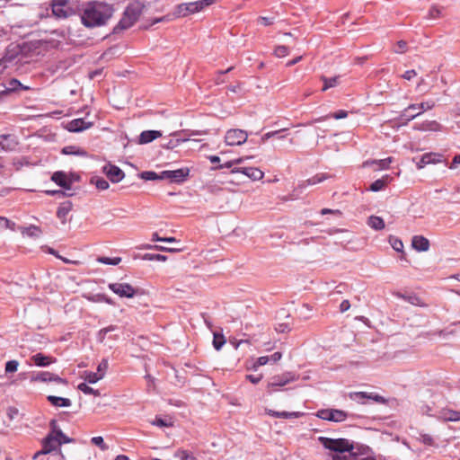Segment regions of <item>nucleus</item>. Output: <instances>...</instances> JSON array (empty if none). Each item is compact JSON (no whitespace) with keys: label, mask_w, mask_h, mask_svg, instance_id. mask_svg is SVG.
I'll use <instances>...</instances> for the list:
<instances>
[{"label":"nucleus","mask_w":460,"mask_h":460,"mask_svg":"<svg viewBox=\"0 0 460 460\" xmlns=\"http://www.w3.org/2000/svg\"><path fill=\"white\" fill-rule=\"evenodd\" d=\"M367 225L374 230H383L385 226V221L382 217L371 216L367 218Z\"/></svg>","instance_id":"obj_28"},{"label":"nucleus","mask_w":460,"mask_h":460,"mask_svg":"<svg viewBox=\"0 0 460 460\" xmlns=\"http://www.w3.org/2000/svg\"><path fill=\"white\" fill-rule=\"evenodd\" d=\"M190 172L188 168L162 172L161 178L170 180L171 182H181L186 180Z\"/></svg>","instance_id":"obj_10"},{"label":"nucleus","mask_w":460,"mask_h":460,"mask_svg":"<svg viewBox=\"0 0 460 460\" xmlns=\"http://www.w3.org/2000/svg\"><path fill=\"white\" fill-rule=\"evenodd\" d=\"M54 432V436L59 438L62 443H69L72 441V439L66 437L61 430H55Z\"/></svg>","instance_id":"obj_52"},{"label":"nucleus","mask_w":460,"mask_h":460,"mask_svg":"<svg viewBox=\"0 0 460 460\" xmlns=\"http://www.w3.org/2000/svg\"><path fill=\"white\" fill-rule=\"evenodd\" d=\"M143 5L138 3L130 4L125 10L122 18L114 27L113 33H119L130 27L138 20L142 13Z\"/></svg>","instance_id":"obj_2"},{"label":"nucleus","mask_w":460,"mask_h":460,"mask_svg":"<svg viewBox=\"0 0 460 460\" xmlns=\"http://www.w3.org/2000/svg\"><path fill=\"white\" fill-rule=\"evenodd\" d=\"M246 378L252 384H258L262 379V375H259V376L248 375V376H246Z\"/></svg>","instance_id":"obj_62"},{"label":"nucleus","mask_w":460,"mask_h":460,"mask_svg":"<svg viewBox=\"0 0 460 460\" xmlns=\"http://www.w3.org/2000/svg\"><path fill=\"white\" fill-rule=\"evenodd\" d=\"M392 247L396 251V252H402V249H403V243L401 240L399 239H394L393 242H392Z\"/></svg>","instance_id":"obj_59"},{"label":"nucleus","mask_w":460,"mask_h":460,"mask_svg":"<svg viewBox=\"0 0 460 460\" xmlns=\"http://www.w3.org/2000/svg\"><path fill=\"white\" fill-rule=\"evenodd\" d=\"M92 125V122H87L84 119H75L67 124V129L72 132H80L91 128Z\"/></svg>","instance_id":"obj_18"},{"label":"nucleus","mask_w":460,"mask_h":460,"mask_svg":"<svg viewBox=\"0 0 460 460\" xmlns=\"http://www.w3.org/2000/svg\"><path fill=\"white\" fill-rule=\"evenodd\" d=\"M52 13L57 18L65 19L72 14V9L67 6V0H54L52 3Z\"/></svg>","instance_id":"obj_9"},{"label":"nucleus","mask_w":460,"mask_h":460,"mask_svg":"<svg viewBox=\"0 0 460 460\" xmlns=\"http://www.w3.org/2000/svg\"><path fill=\"white\" fill-rule=\"evenodd\" d=\"M319 440L325 448L337 453L350 452L354 449L353 445L346 438L333 439L321 437Z\"/></svg>","instance_id":"obj_4"},{"label":"nucleus","mask_w":460,"mask_h":460,"mask_svg":"<svg viewBox=\"0 0 460 460\" xmlns=\"http://www.w3.org/2000/svg\"><path fill=\"white\" fill-rule=\"evenodd\" d=\"M327 178H328L327 174L318 173V174L307 179L306 181H303L301 183H299L298 187L299 188H306L309 185H314V184L320 183V182L323 181L324 180H326Z\"/></svg>","instance_id":"obj_24"},{"label":"nucleus","mask_w":460,"mask_h":460,"mask_svg":"<svg viewBox=\"0 0 460 460\" xmlns=\"http://www.w3.org/2000/svg\"><path fill=\"white\" fill-rule=\"evenodd\" d=\"M407 50V42L405 40H399L394 49L395 53L402 54Z\"/></svg>","instance_id":"obj_48"},{"label":"nucleus","mask_w":460,"mask_h":460,"mask_svg":"<svg viewBox=\"0 0 460 460\" xmlns=\"http://www.w3.org/2000/svg\"><path fill=\"white\" fill-rule=\"evenodd\" d=\"M231 172H241L252 181H260L264 177V172L256 167H236L232 169Z\"/></svg>","instance_id":"obj_11"},{"label":"nucleus","mask_w":460,"mask_h":460,"mask_svg":"<svg viewBox=\"0 0 460 460\" xmlns=\"http://www.w3.org/2000/svg\"><path fill=\"white\" fill-rule=\"evenodd\" d=\"M296 380V377L292 373H286L282 376H276L271 378V381L269 383L268 387L272 388L275 386H284L291 381Z\"/></svg>","instance_id":"obj_15"},{"label":"nucleus","mask_w":460,"mask_h":460,"mask_svg":"<svg viewBox=\"0 0 460 460\" xmlns=\"http://www.w3.org/2000/svg\"><path fill=\"white\" fill-rule=\"evenodd\" d=\"M19 230L22 235L31 238H39L42 234L40 227L34 225H31L29 226H21L19 227Z\"/></svg>","instance_id":"obj_23"},{"label":"nucleus","mask_w":460,"mask_h":460,"mask_svg":"<svg viewBox=\"0 0 460 460\" xmlns=\"http://www.w3.org/2000/svg\"><path fill=\"white\" fill-rule=\"evenodd\" d=\"M417 75V72L413 69L411 70H408L406 71L402 75V77L405 80H411L412 78H414L415 76Z\"/></svg>","instance_id":"obj_61"},{"label":"nucleus","mask_w":460,"mask_h":460,"mask_svg":"<svg viewBox=\"0 0 460 460\" xmlns=\"http://www.w3.org/2000/svg\"><path fill=\"white\" fill-rule=\"evenodd\" d=\"M331 421L341 422L347 419V412L341 410L331 409Z\"/></svg>","instance_id":"obj_34"},{"label":"nucleus","mask_w":460,"mask_h":460,"mask_svg":"<svg viewBox=\"0 0 460 460\" xmlns=\"http://www.w3.org/2000/svg\"><path fill=\"white\" fill-rule=\"evenodd\" d=\"M441 15H442L441 9L438 8L437 5H432L429 10L427 18L437 19V18L441 17Z\"/></svg>","instance_id":"obj_42"},{"label":"nucleus","mask_w":460,"mask_h":460,"mask_svg":"<svg viewBox=\"0 0 460 460\" xmlns=\"http://www.w3.org/2000/svg\"><path fill=\"white\" fill-rule=\"evenodd\" d=\"M62 153L65 155H75L81 156H87V153L79 147L69 146L63 148Z\"/></svg>","instance_id":"obj_33"},{"label":"nucleus","mask_w":460,"mask_h":460,"mask_svg":"<svg viewBox=\"0 0 460 460\" xmlns=\"http://www.w3.org/2000/svg\"><path fill=\"white\" fill-rule=\"evenodd\" d=\"M107 368H108V361H107V359H102L101 361V363L98 365L97 373L102 374L104 376Z\"/></svg>","instance_id":"obj_54"},{"label":"nucleus","mask_w":460,"mask_h":460,"mask_svg":"<svg viewBox=\"0 0 460 460\" xmlns=\"http://www.w3.org/2000/svg\"><path fill=\"white\" fill-rule=\"evenodd\" d=\"M91 441L93 444L101 447L102 450L107 448V447L104 445L102 437H93Z\"/></svg>","instance_id":"obj_55"},{"label":"nucleus","mask_w":460,"mask_h":460,"mask_svg":"<svg viewBox=\"0 0 460 460\" xmlns=\"http://www.w3.org/2000/svg\"><path fill=\"white\" fill-rule=\"evenodd\" d=\"M92 183H94L97 189L104 190L109 188V182L101 177L92 179Z\"/></svg>","instance_id":"obj_38"},{"label":"nucleus","mask_w":460,"mask_h":460,"mask_svg":"<svg viewBox=\"0 0 460 460\" xmlns=\"http://www.w3.org/2000/svg\"><path fill=\"white\" fill-rule=\"evenodd\" d=\"M116 330H117V326L116 325H110L108 327L101 329L98 332V334H97V339H98L99 342L102 343L104 341L105 338H106V335L109 332H114Z\"/></svg>","instance_id":"obj_36"},{"label":"nucleus","mask_w":460,"mask_h":460,"mask_svg":"<svg viewBox=\"0 0 460 460\" xmlns=\"http://www.w3.org/2000/svg\"><path fill=\"white\" fill-rule=\"evenodd\" d=\"M348 116V112L345 111H339L337 112H334L332 113V115H327V116H324V117H321V118H317V119H314V120L310 121L307 123V125H312L314 123H316V122H320V121H323L330 117L335 119H344Z\"/></svg>","instance_id":"obj_30"},{"label":"nucleus","mask_w":460,"mask_h":460,"mask_svg":"<svg viewBox=\"0 0 460 460\" xmlns=\"http://www.w3.org/2000/svg\"><path fill=\"white\" fill-rule=\"evenodd\" d=\"M161 176L162 172L158 174L151 171L143 172L140 174V177L146 181L164 180V178H161Z\"/></svg>","instance_id":"obj_37"},{"label":"nucleus","mask_w":460,"mask_h":460,"mask_svg":"<svg viewBox=\"0 0 460 460\" xmlns=\"http://www.w3.org/2000/svg\"><path fill=\"white\" fill-rule=\"evenodd\" d=\"M392 162L391 158L382 159L378 161H373L372 164H378L380 169H385L389 166L390 163Z\"/></svg>","instance_id":"obj_51"},{"label":"nucleus","mask_w":460,"mask_h":460,"mask_svg":"<svg viewBox=\"0 0 460 460\" xmlns=\"http://www.w3.org/2000/svg\"><path fill=\"white\" fill-rule=\"evenodd\" d=\"M113 14L111 5L104 3H90L82 14V22L84 26L93 28L104 25Z\"/></svg>","instance_id":"obj_1"},{"label":"nucleus","mask_w":460,"mask_h":460,"mask_svg":"<svg viewBox=\"0 0 460 460\" xmlns=\"http://www.w3.org/2000/svg\"><path fill=\"white\" fill-rule=\"evenodd\" d=\"M31 360L37 367H48L56 362V358L50 356L44 355L43 353H37L31 357Z\"/></svg>","instance_id":"obj_19"},{"label":"nucleus","mask_w":460,"mask_h":460,"mask_svg":"<svg viewBox=\"0 0 460 460\" xmlns=\"http://www.w3.org/2000/svg\"><path fill=\"white\" fill-rule=\"evenodd\" d=\"M178 455L181 456V460H197V458L194 456L190 455L185 450L180 451Z\"/></svg>","instance_id":"obj_58"},{"label":"nucleus","mask_w":460,"mask_h":460,"mask_svg":"<svg viewBox=\"0 0 460 460\" xmlns=\"http://www.w3.org/2000/svg\"><path fill=\"white\" fill-rule=\"evenodd\" d=\"M144 259L149 261H165L167 260V257L162 254L146 253L145 254Z\"/></svg>","instance_id":"obj_47"},{"label":"nucleus","mask_w":460,"mask_h":460,"mask_svg":"<svg viewBox=\"0 0 460 460\" xmlns=\"http://www.w3.org/2000/svg\"><path fill=\"white\" fill-rule=\"evenodd\" d=\"M18 142L13 135H1L0 136V152L12 151L17 146Z\"/></svg>","instance_id":"obj_17"},{"label":"nucleus","mask_w":460,"mask_h":460,"mask_svg":"<svg viewBox=\"0 0 460 460\" xmlns=\"http://www.w3.org/2000/svg\"><path fill=\"white\" fill-rule=\"evenodd\" d=\"M350 308V303L349 300H343L340 305V311L344 313Z\"/></svg>","instance_id":"obj_63"},{"label":"nucleus","mask_w":460,"mask_h":460,"mask_svg":"<svg viewBox=\"0 0 460 460\" xmlns=\"http://www.w3.org/2000/svg\"><path fill=\"white\" fill-rule=\"evenodd\" d=\"M103 172L112 182H119L125 176L124 172L113 164L105 165L103 167Z\"/></svg>","instance_id":"obj_13"},{"label":"nucleus","mask_w":460,"mask_h":460,"mask_svg":"<svg viewBox=\"0 0 460 460\" xmlns=\"http://www.w3.org/2000/svg\"><path fill=\"white\" fill-rule=\"evenodd\" d=\"M215 0H199L196 2L184 3L178 4L173 13L174 18L186 17L189 14L196 13L204 10L206 7L211 5Z\"/></svg>","instance_id":"obj_3"},{"label":"nucleus","mask_w":460,"mask_h":460,"mask_svg":"<svg viewBox=\"0 0 460 460\" xmlns=\"http://www.w3.org/2000/svg\"><path fill=\"white\" fill-rule=\"evenodd\" d=\"M273 19L272 18H269V17H260L259 18V22L264 26H269L270 24L273 23Z\"/></svg>","instance_id":"obj_64"},{"label":"nucleus","mask_w":460,"mask_h":460,"mask_svg":"<svg viewBox=\"0 0 460 460\" xmlns=\"http://www.w3.org/2000/svg\"><path fill=\"white\" fill-rule=\"evenodd\" d=\"M51 180L60 187L64 188L66 192L71 190L72 181L68 179L67 175L65 172H54L51 176Z\"/></svg>","instance_id":"obj_16"},{"label":"nucleus","mask_w":460,"mask_h":460,"mask_svg":"<svg viewBox=\"0 0 460 460\" xmlns=\"http://www.w3.org/2000/svg\"><path fill=\"white\" fill-rule=\"evenodd\" d=\"M248 133L245 130L233 128L227 130L225 142L227 146H241L247 141Z\"/></svg>","instance_id":"obj_7"},{"label":"nucleus","mask_w":460,"mask_h":460,"mask_svg":"<svg viewBox=\"0 0 460 460\" xmlns=\"http://www.w3.org/2000/svg\"><path fill=\"white\" fill-rule=\"evenodd\" d=\"M84 378L85 379V381H87L90 384H95L96 382H98L99 380L103 378V375L99 374L97 372L86 371L84 374Z\"/></svg>","instance_id":"obj_35"},{"label":"nucleus","mask_w":460,"mask_h":460,"mask_svg":"<svg viewBox=\"0 0 460 460\" xmlns=\"http://www.w3.org/2000/svg\"><path fill=\"white\" fill-rule=\"evenodd\" d=\"M356 397L358 399H370L375 401L378 403H386V399H385L383 396L373 394V393H367V392H358L356 393Z\"/></svg>","instance_id":"obj_25"},{"label":"nucleus","mask_w":460,"mask_h":460,"mask_svg":"<svg viewBox=\"0 0 460 460\" xmlns=\"http://www.w3.org/2000/svg\"><path fill=\"white\" fill-rule=\"evenodd\" d=\"M434 101L423 102L419 104H411L402 111V117H405L407 121L412 120L426 111L433 109Z\"/></svg>","instance_id":"obj_5"},{"label":"nucleus","mask_w":460,"mask_h":460,"mask_svg":"<svg viewBox=\"0 0 460 460\" xmlns=\"http://www.w3.org/2000/svg\"><path fill=\"white\" fill-rule=\"evenodd\" d=\"M268 362H270V357L269 356H262L257 358V361L252 366V368L256 370L259 367L266 365Z\"/></svg>","instance_id":"obj_49"},{"label":"nucleus","mask_w":460,"mask_h":460,"mask_svg":"<svg viewBox=\"0 0 460 460\" xmlns=\"http://www.w3.org/2000/svg\"><path fill=\"white\" fill-rule=\"evenodd\" d=\"M109 288L120 297L132 298L137 293L136 289L128 283H111Z\"/></svg>","instance_id":"obj_8"},{"label":"nucleus","mask_w":460,"mask_h":460,"mask_svg":"<svg viewBox=\"0 0 460 460\" xmlns=\"http://www.w3.org/2000/svg\"><path fill=\"white\" fill-rule=\"evenodd\" d=\"M153 425L159 426V427H169L172 424L167 422L165 420L161 418H156L153 422Z\"/></svg>","instance_id":"obj_60"},{"label":"nucleus","mask_w":460,"mask_h":460,"mask_svg":"<svg viewBox=\"0 0 460 460\" xmlns=\"http://www.w3.org/2000/svg\"><path fill=\"white\" fill-rule=\"evenodd\" d=\"M19 363L17 360H9L5 364V372L6 373H13L17 371Z\"/></svg>","instance_id":"obj_46"},{"label":"nucleus","mask_w":460,"mask_h":460,"mask_svg":"<svg viewBox=\"0 0 460 460\" xmlns=\"http://www.w3.org/2000/svg\"><path fill=\"white\" fill-rule=\"evenodd\" d=\"M225 342H226V340L223 335L217 334V333L214 334L213 345L217 350H219L222 348V346L225 344Z\"/></svg>","instance_id":"obj_44"},{"label":"nucleus","mask_w":460,"mask_h":460,"mask_svg":"<svg viewBox=\"0 0 460 460\" xmlns=\"http://www.w3.org/2000/svg\"><path fill=\"white\" fill-rule=\"evenodd\" d=\"M320 78L323 82V86L322 88L323 92H325L326 90L335 87L339 84L340 76H334V77L328 78L324 75H322Z\"/></svg>","instance_id":"obj_31"},{"label":"nucleus","mask_w":460,"mask_h":460,"mask_svg":"<svg viewBox=\"0 0 460 460\" xmlns=\"http://www.w3.org/2000/svg\"><path fill=\"white\" fill-rule=\"evenodd\" d=\"M413 128L419 131H438L441 126L436 120H426L414 125Z\"/></svg>","instance_id":"obj_22"},{"label":"nucleus","mask_w":460,"mask_h":460,"mask_svg":"<svg viewBox=\"0 0 460 460\" xmlns=\"http://www.w3.org/2000/svg\"><path fill=\"white\" fill-rule=\"evenodd\" d=\"M78 389L85 394H93L95 396L100 395V392L98 390H94L93 388L87 385L85 383H81L78 385Z\"/></svg>","instance_id":"obj_39"},{"label":"nucleus","mask_w":460,"mask_h":460,"mask_svg":"<svg viewBox=\"0 0 460 460\" xmlns=\"http://www.w3.org/2000/svg\"><path fill=\"white\" fill-rule=\"evenodd\" d=\"M32 381H40V382H55L58 384L66 385L67 382L66 379L61 378L58 375H55L50 372H40L36 376H32Z\"/></svg>","instance_id":"obj_14"},{"label":"nucleus","mask_w":460,"mask_h":460,"mask_svg":"<svg viewBox=\"0 0 460 460\" xmlns=\"http://www.w3.org/2000/svg\"><path fill=\"white\" fill-rule=\"evenodd\" d=\"M385 180L383 178V179H378L376 181H375L369 187V190H372V191H379L381 190L384 189V187L385 186Z\"/></svg>","instance_id":"obj_43"},{"label":"nucleus","mask_w":460,"mask_h":460,"mask_svg":"<svg viewBox=\"0 0 460 460\" xmlns=\"http://www.w3.org/2000/svg\"><path fill=\"white\" fill-rule=\"evenodd\" d=\"M289 54V49L286 46H278L274 49V55L278 58H284Z\"/></svg>","instance_id":"obj_45"},{"label":"nucleus","mask_w":460,"mask_h":460,"mask_svg":"<svg viewBox=\"0 0 460 460\" xmlns=\"http://www.w3.org/2000/svg\"><path fill=\"white\" fill-rule=\"evenodd\" d=\"M98 261L103 264L108 265H118L121 261L120 257H114V258H109V257H100L98 258Z\"/></svg>","instance_id":"obj_41"},{"label":"nucleus","mask_w":460,"mask_h":460,"mask_svg":"<svg viewBox=\"0 0 460 460\" xmlns=\"http://www.w3.org/2000/svg\"><path fill=\"white\" fill-rule=\"evenodd\" d=\"M266 413L268 415L275 417V418H283V419L297 418L300 416V412L276 411L273 410H266Z\"/></svg>","instance_id":"obj_27"},{"label":"nucleus","mask_w":460,"mask_h":460,"mask_svg":"<svg viewBox=\"0 0 460 460\" xmlns=\"http://www.w3.org/2000/svg\"><path fill=\"white\" fill-rule=\"evenodd\" d=\"M443 162V155L438 153L424 154L420 160L417 163V168L422 169L428 164H438Z\"/></svg>","instance_id":"obj_12"},{"label":"nucleus","mask_w":460,"mask_h":460,"mask_svg":"<svg viewBox=\"0 0 460 460\" xmlns=\"http://www.w3.org/2000/svg\"><path fill=\"white\" fill-rule=\"evenodd\" d=\"M48 401L55 407H69L71 406V401L67 398L49 395Z\"/></svg>","instance_id":"obj_26"},{"label":"nucleus","mask_w":460,"mask_h":460,"mask_svg":"<svg viewBox=\"0 0 460 460\" xmlns=\"http://www.w3.org/2000/svg\"><path fill=\"white\" fill-rule=\"evenodd\" d=\"M21 87H22V85L20 81H18L17 79H11L8 82L7 90L8 91H14V90H17V89H19Z\"/></svg>","instance_id":"obj_50"},{"label":"nucleus","mask_w":460,"mask_h":460,"mask_svg":"<svg viewBox=\"0 0 460 460\" xmlns=\"http://www.w3.org/2000/svg\"><path fill=\"white\" fill-rule=\"evenodd\" d=\"M4 229L14 230L15 223L10 221L5 217H0V231Z\"/></svg>","instance_id":"obj_40"},{"label":"nucleus","mask_w":460,"mask_h":460,"mask_svg":"<svg viewBox=\"0 0 460 460\" xmlns=\"http://www.w3.org/2000/svg\"><path fill=\"white\" fill-rule=\"evenodd\" d=\"M71 209H72V203L70 201L63 202L60 204V206L58 208L57 217L58 218L62 219L63 221H65L67 214L71 211Z\"/></svg>","instance_id":"obj_29"},{"label":"nucleus","mask_w":460,"mask_h":460,"mask_svg":"<svg viewBox=\"0 0 460 460\" xmlns=\"http://www.w3.org/2000/svg\"><path fill=\"white\" fill-rule=\"evenodd\" d=\"M317 416L325 420H331V410H321L318 411Z\"/></svg>","instance_id":"obj_53"},{"label":"nucleus","mask_w":460,"mask_h":460,"mask_svg":"<svg viewBox=\"0 0 460 460\" xmlns=\"http://www.w3.org/2000/svg\"><path fill=\"white\" fill-rule=\"evenodd\" d=\"M420 440L425 444V445H429V446H431L433 445V438L429 434H421L420 437Z\"/></svg>","instance_id":"obj_56"},{"label":"nucleus","mask_w":460,"mask_h":460,"mask_svg":"<svg viewBox=\"0 0 460 460\" xmlns=\"http://www.w3.org/2000/svg\"><path fill=\"white\" fill-rule=\"evenodd\" d=\"M253 156H243L236 159H233L231 161H228L223 164H220L219 166H216L213 169H222V168H231L235 164H241L245 160L252 159Z\"/></svg>","instance_id":"obj_32"},{"label":"nucleus","mask_w":460,"mask_h":460,"mask_svg":"<svg viewBox=\"0 0 460 460\" xmlns=\"http://www.w3.org/2000/svg\"><path fill=\"white\" fill-rule=\"evenodd\" d=\"M61 444L62 441L55 437L53 433L49 434L42 442V449L34 454L32 460H37L39 457L48 456L55 451Z\"/></svg>","instance_id":"obj_6"},{"label":"nucleus","mask_w":460,"mask_h":460,"mask_svg":"<svg viewBox=\"0 0 460 460\" xmlns=\"http://www.w3.org/2000/svg\"><path fill=\"white\" fill-rule=\"evenodd\" d=\"M154 248L157 251L168 252H178L181 251V249H180V248H169V247H164V246H160V245H155V246H154Z\"/></svg>","instance_id":"obj_57"},{"label":"nucleus","mask_w":460,"mask_h":460,"mask_svg":"<svg viewBox=\"0 0 460 460\" xmlns=\"http://www.w3.org/2000/svg\"><path fill=\"white\" fill-rule=\"evenodd\" d=\"M411 245L418 252H427L429 248V242L422 235H415L411 240Z\"/></svg>","instance_id":"obj_20"},{"label":"nucleus","mask_w":460,"mask_h":460,"mask_svg":"<svg viewBox=\"0 0 460 460\" xmlns=\"http://www.w3.org/2000/svg\"><path fill=\"white\" fill-rule=\"evenodd\" d=\"M162 132L159 130H146L143 131L138 138V143L141 145L148 144L153 140L161 137Z\"/></svg>","instance_id":"obj_21"}]
</instances>
